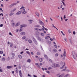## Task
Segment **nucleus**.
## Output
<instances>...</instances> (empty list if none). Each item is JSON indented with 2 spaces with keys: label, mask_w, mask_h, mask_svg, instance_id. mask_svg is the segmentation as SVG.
Instances as JSON below:
<instances>
[{
  "label": "nucleus",
  "mask_w": 77,
  "mask_h": 77,
  "mask_svg": "<svg viewBox=\"0 0 77 77\" xmlns=\"http://www.w3.org/2000/svg\"><path fill=\"white\" fill-rule=\"evenodd\" d=\"M54 46L55 48H57V45H54Z\"/></svg>",
  "instance_id": "obj_47"
},
{
  "label": "nucleus",
  "mask_w": 77,
  "mask_h": 77,
  "mask_svg": "<svg viewBox=\"0 0 77 77\" xmlns=\"http://www.w3.org/2000/svg\"><path fill=\"white\" fill-rule=\"evenodd\" d=\"M42 58H40V61L42 62Z\"/></svg>",
  "instance_id": "obj_46"
},
{
  "label": "nucleus",
  "mask_w": 77,
  "mask_h": 77,
  "mask_svg": "<svg viewBox=\"0 0 77 77\" xmlns=\"http://www.w3.org/2000/svg\"><path fill=\"white\" fill-rule=\"evenodd\" d=\"M35 14L37 17H39V13H38V12H35Z\"/></svg>",
  "instance_id": "obj_17"
},
{
  "label": "nucleus",
  "mask_w": 77,
  "mask_h": 77,
  "mask_svg": "<svg viewBox=\"0 0 77 77\" xmlns=\"http://www.w3.org/2000/svg\"><path fill=\"white\" fill-rule=\"evenodd\" d=\"M61 76L62 77H63V76H64V75H65V74L64 73H63L61 74Z\"/></svg>",
  "instance_id": "obj_38"
},
{
  "label": "nucleus",
  "mask_w": 77,
  "mask_h": 77,
  "mask_svg": "<svg viewBox=\"0 0 77 77\" xmlns=\"http://www.w3.org/2000/svg\"><path fill=\"white\" fill-rule=\"evenodd\" d=\"M28 21L29 22H32V21H33V20H29Z\"/></svg>",
  "instance_id": "obj_42"
},
{
  "label": "nucleus",
  "mask_w": 77,
  "mask_h": 77,
  "mask_svg": "<svg viewBox=\"0 0 77 77\" xmlns=\"http://www.w3.org/2000/svg\"><path fill=\"white\" fill-rule=\"evenodd\" d=\"M72 57H73V58H74V59L76 60V57L77 58V54H75V52H72ZM75 55H76V57H75Z\"/></svg>",
  "instance_id": "obj_4"
},
{
  "label": "nucleus",
  "mask_w": 77,
  "mask_h": 77,
  "mask_svg": "<svg viewBox=\"0 0 77 77\" xmlns=\"http://www.w3.org/2000/svg\"><path fill=\"white\" fill-rule=\"evenodd\" d=\"M68 32H69V33H71V29H69Z\"/></svg>",
  "instance_id": "obj_37"
},
{
  "label": "nucleus",
  "mask_w": 77,
  "mask_h": 77,
  "mask_svg": "<svg viewBox=\"0 0 77 77\" xmlns=\"http://www.w3.org/2000/svg\"><path fill=\"white\" fill-rule=\"evenodd\" d=\"M14 14V13H10L9 14L10 16H12V15H13Z\"/></svg>",
  "instance_id": "obj_27"
},
{
  "label": "nucleus",
  "mask_w": 77,
  "mask_h": 77,
  "mask_svg": "<svg viewBox=\"0 0 77 77\" xmlns=\"http://www.w3.org/2000/svg\"><path fill=\"white\" fill-rule=\"evenodd\" d=\"M34 27H41V26L40 25H35L34 26Z\"/></svg>",
  "instance_id": "obj_19"
},
{
  "label": "nucleus",
  "mask_w": 77,
  "mask_h": 77,
  "mask_svg": "<svg viewBox=\"0 0 77 77\" xmlns=\"http://www.w3.org/2000/svg\"><path fill=\"white\" fill-rule=\"evenodd\" d=\"M68 76H69V77H70V76H71V75H70L69 74H67L65 76H64L63 77H68Z\"/></svg>",
  "instance_id": "obj_21"
},
{
  "label": "nucleus",
  "mask_w": 77,
  "mask_h": 77,
  "mask_svg": "<svg viewBox=\"0 0 77 77\" xmlns=\"http://www.w3.org/2000/svg\"><path fill=\"white\" fill-rule=\"evenodd\" d=\"M10 45L11 47H12V45H13L12 43H10Z\"/></svg>",
  "instance_id": "obj_43"
},
{
  "label": "nucleus",
  "mask_w": 77,
  "mask_h": 77,
  "mask_svg": "<svg viewBox=\"0 0 77 77\" xmlns=\"http://www.w3.org/2000/svg\"><path fill=\"white\" fill-rule=\"evenodd\" d=\"M20 35H23V36H24L26 35V32H22L20 33Z\"/></svg>",
  "instance_id": "obj_14"
},
{
  "label": "nucleus",
  "mask_w": 77,
  "mask_h": 77,
  "mask_svg": "<svg viewBox=\"0 0 77 77\" xmlns=\"http://www.w3.org/2000/svg\"><path fill=\"white\" fill-rule=\"evenodd\" d=\"M31 62V60H30V59H28L27 60V62H29V63H30V62Z\"/></svg>",
  "instance_id": "obj_26"
},
{
  "label": "nucleus",
  "mask_w": 77,
  "mask_h": 77,
  "mask_svg": "<svg viewBox=\"0 0 77 77\" xmlns=\"http://www.w3.org/2000/svg\"><path fill=\"white\" fill-rule=\"evenodd\" d=\"M63 56L64 57H66V51H64V52L63 54Z\"/></svg>",
  "instance_id": "obj_23"
},
{
  "label": "nucleus",
  "mask_w": 77,
  "mask_h": 77,
  "mask_svg": "<svg viewBox=\"0 0 77 77\" xmlns=\"http://www.w3.org/2000/svg\"><path fill=\"white\" fill-rule=\"evenodd\" d=\"M25 41H28V38H25Z\"/></svg>",
  "instance_id": "obj_54"
},
{
  "label": "nucleus",
  "mask_w": 77,
  "mask_h": 77,
  "mask_svg": "<svg viewBox=\"0 0 77 77\" xmlns=\"http://www.w3.org/2000/svg\"><path fill=\"white\" fill-rule=\"evenodd\" d=\"M19 75H20V77H23V74H22V73H21V71L20 70L19 72Z\"/></svg>",
  "instance_id": "obj_10"
},
{
  "label": "nucleus",
  "mask_w": 77,
  "mask_h": 77,
  "mask_svg": "<svg viewBox=\"0 0 77 77\" xmlns=\"http://www.w3.org/2000/svg\"><path fill=\"white\" fill-rule=\"evenodd\" d=\"M28 42L29 43V44H32V41L30 39H29L28 40Z\"/></svg>",
  "instance_id": "obj_18"
},
{
  "label": "nucleus",
  "mask_w": 77,
  "mask_h": 77,
  "mask_svg": "<svg viewBox=\"0 0 77 77\" xmlns=\"http://www.w3.org/2000/svg\"><path fill=\"white\" fill-rule=\"evenodd\" d=\"M61 2H62V3H63V5H64V6H66V5H65V3H64V2H63V1H62Z\"/></svg>",
  "instance_id": "obj_36"
},
{
  "label": "nucleus",
  "mask_w": 77,
  "mask_h": 77,
  "mask_svg": "<svg viewBox=\"0 0 77 77\" xmlns=\"http://www.w3.org/2000/svg\"><path fill=\"white\" fill-rule=\"evenodd\" d=\"M16 10H17V8H15L13 10L11 11V12H15V11H16Z\"/></svg>",
  "instance_id": "obj_16"
},
{
  "label": "nucleus",
  "mask_w": 77,
  "mask_h": 77,
  "mask_svg": "<svg viewBox=\"0 0 77 77\" xmlns=\"http://www.w3.org/2000/svg\"><path fill=\"white\" fill-rule=\"evenodd\" d=\"M48 69H51V67L48 68Z\"/></svg>",
  "instance_id": "obj_59"
},
{
  "label": "nucleus",
  "mask_w": 77,
  "mask_h": 77,
  "mask_svg": "<svg viewBox=\"0 0 77 77\" xmlns=\"http://www.w3.org/2000/svg\"><path fill=\"white\" fill-rule=\"evenodd\" d=\"M61 33H62V35H63V36H65V34L63 33V31H61Z\"/></svg>",
  "instance_id": "obj_32"
},
{
  "label": "nucleus",
  "mask_w": 77,
  "mask_h": 77,
  "mask_svg": "<svg viewBox=\"0 0 77 77\" xmlns=\"http://www.w3.org/2000/svg\"><path fill=\"white\" fill-rule=\"evenodd\" d=\"M28 76H29V77H32V76L29 75V74H28Z\"/></svg>",
  "instance_id": "obj_61"
},
{
  "label": "nucleus",
  "mask_w": 77,
  "mask_h": 77,
  "mask_svg": "<svg viewBox=\"0 0 77 77\" xmlns=\"http://www.w3.org/2000/svg\"><path fill=\"white\" fill-rule=\"evenodd\" d=\"M63 64H64L63 65V66L60 67V69H63V68H64V66H65V62H64Z\"/></svg>",
  "instance_id": "obj_13"
},
{
  "label": "nucleus",
  "mask_w": 77,
  "mask_h": 77,
  "mask_svg": "<svg viewBox=\"0 0 77 77\" xmlns=\"http://www.w3.org/2000/svg\"><path fill=\"white\" fill-rule=\"evenodd\" d=\"M48 60L50 62H51V63H52L53 62V61H52V60H51L50 59H49Z\"/></svg>",
  "instance_id": "obj_30"
},
{
  "label": "nucleus",
  "mask_w": 77,
  "mask_h": 77,
  "mask_svg": "<svg viewBox=\"0 0 77 77\" xmlns=\"http://www.w3.org/2000/svg\"><path fill=\"white\" fill-rule=\"evenodd\" d=\"M23 51H22L20 53V54H23Z\"/></svg>",
  "instance_id": "obj_64"
},
{
  "label": "nucleus",
  "mask_w": 77,
  "mask_h": 77,
  "mask_svg": "<svg viewBox=\"0 0 77 77\" xmlns=\"http://www.w3.org/2000/svg\"><path fill=\"white\" fill-rule=\"evenodd\" d=\"M73 35H75V31H73Z\"/></svg>",
  "instance_id": "obj_50"
},
{
  "label": "nucleus",
  "mask_w": 77,
  "mask_h": 77,
  "mask_svg": "<svg viewBox=\"0 0 77 77\" xmlns=\"http://www.w3.org/2000/svg\"><path fill=\"white\" fill-rule=\"evenodd\" d=\"M27 26V25L26 24H23L21 25L20 26V28H21V29L23 28V27H26Z\"/></svg>",
  "instance_id": "obj_7"
},
{
  "label": "nucleus",
  "mask_w": 77,
  "mask_h": 77,
  "mask_svg": "<svg viewBox=\"0 0 77 77\" xmlns=\"http://www.w3.org/2000/svg\"><path fill=\"white\" fill-rule=\"evenodd\" d=\"M66 71L67 72H70V70L69 69H67V70H66Z\"/></svg>",
  "instance_id": "obj_45"
},
{
  "label": "nucleus",
  "mask_w": 77,
  "mask_h": 77,
  "mask_svg": "<svg viewBox=\"0 0 77 77\" xmlns=\"http://www.w3.org/2000/svg\"><path fill=\"white\" fill-rule=\"evenodd\" d=\"M16 73H18V69H16Z\"/></svg>",
  "instance_id": "obj_58"
},
{
  "label": "nucleus",
  "mask_w": 77,
  "mask_h": 77,
  "mask_svg": "<svg viewBox=\"0 0 77 77\" xmlns=\"http://www.w3.org/2000/svg\"><path fill=\"white\" fill-rule=\"evenodd\" d=\"M20 32H21L22 31H23V29L21 28H20Z\"/></svg>",
  "instance_id": "obj_44"
},
{
  "label": "nucleus",
  "mask_w": 77,
  "mask_h": 77,
  "mask_svg": "<svg viewBox=\"0 0 77 77\" xmlns=\"http://www.w3.org/2000/svg\"><path fill=\"white\" fill-rule=\"evenodd\" d=\"M22 12V11H18L17 13L16 14V15H20L21 14V13Z\"/></svg>",
  "instance_id": "obj_8"
},
{
  "label": "nucleus",
  "mask_w": 77,
  "mask_h": 77,
  "mask_svg": "<svg viewBox=\"0 0 77 77\" xmlns=\"http://www.w3.org/2000/svg\"><path fill=\"white\" fill-rule=\"evenodd\" d=\"M20 10H22L21 11L22 12V14H27V11L25 10V8H24V7H22L20 8Z\"/></svg>",
  "instance_id": "obj_1"
},
{
  "label": "nucleus",
  "mask_w": 77,
  "mask_h": 77,
  "mask_svg": "<svg viewBox=\"0 0 77 77\" xmlns=\"http://www.w3.org/2000/svg\"><path fill=\"white\" fill-rule=\"evenodd\" d=\"M41 35H42V36H44V33H41Z\"/></svg>",
  "instance_id": "obj_49"
},
{
  "label": "nucleus",
  "mask_w": 77,
  "mask_h": 77,
  "mask_svg": "<svg viewBox=\"0 0 77 77\" xmlns=\"http://www.w3.org/2000/svg\"><path fill=\"white\" fill-rule=\"evenodd\" d=\"M3 24H1L0 25V27H3Z\"/></svg>",
  "instance_id": "obj_48"
},
{
  "label": "nucleus",
  "mask_w": 77,
  "mask_h": 77,
  "mask_svg": "<svg viewBox=\"0 0 77 77\" xmlns=\"http://www.w3.org/2000/svg\"><path fill=\"white\" fill-rule=\"evenodd\" d=\"M11 55H12L13 57H14V56H15V54L12 53L11 54Z\"/></svg>",
  "instance_id": "obj_28"
},
{
  "label": "nucleus",
  "mask_w": 77,
  "mask_h": 77,
  "mask_svg": "<svg viewBox=\"0 0 77 77\" xmlns=\"http://www.w3.org/2000/svg\"><path fill=\"white\" fill-rule=\"evenodd\" d=\"M39 23H40V25H42V26H44V23L41 21V20H39Z\"/></svg>",
  "instance_id": "obj_6"
},
{
  "label": "nucleus",
  "mask_w": 77,
  "mask_h": 77,
  "mask_svg": "<svg viewBox=\"0 0 77 77\" xmlns=\"http://www.w3.org/2000/svg\"><path fill=\"white\" fill-rule=\"evenodd\" d=\"M52 66L53 68H56V67H59L60 66L58 64L54 63L52 65Z\"/></svg>",
  "instance_id": "obj_3"
},
{
  "label": "nucleus",
  "mask_w": 77,
  "mask_h": 77,
  "mask_svg": "<svg viewBox=\"0 0 77 77\" xmlns=\"http://www.w3.org/2000/svg\"><path fill=\"white\" fill-rule=\"evenodd\" d=\"M26 38V36H23L22 37V39L23 40H24V39H25Z\"/></svg>",
  "instance_id": "obj_25"
},
{
  "label": "nucleus",
  "mask_w": 77,
  "mask_h": 77,
  "mask_svg": "<svg viewBox=\"0 0 77 77\" xmlns=\"http://www.w3.org/2000/svg\"><path fill=\"white\" fill-rule=\"evenodd\" d=\"M35 65H36L37 67H38V68H41V67L40 66H39V63H35Z\"/></svg>",
  "instance_id": "obj_11"
},
{
  "label": "nucleus",
  "mask_w": 77,
  "mask_h": 77,
  "mask_svg": "<svg viewBox=\"0 0 77 77\" xmlns=\"http://www.w3.org/2000/svg\"><path fill=\"white\" fill-rule=\"evenodd\" d=\"M52 25L53 27H54V28H56V27H55V26H54V25L52 24Z\"/></svg>",
  "instance_id": "obj_55"
},
{
  "label": "nucleus",
  "mask_w": 77,
  "mask_h": 77,
  "mask_svg": "<svg viewBox=\"0 0 77 77\" xmlns=\"http://www.w3.org/2000/svg\"><path fill=\"white\" fill-rule=\"evenodd\" d=\"M18 57H19V58H20V59H22V56H21L20 55H18Z\"/></svg>",
  "instance_id": "obj_31"
},
{
  "label": "nucleus",
  "mask_w": 77,
  "mask_h": 77,
  "mask_svg": "<svg viewBox=\"0 0 77 77\" xmlns=\"http://www.w3.org/2000/svg\"><path fill=\"white\" fill-rule=\"evenodd\" d=\"M32 38L35 44L36 45H38V42H37V41L36 40V39L35 38H34V37L32 36Z\"/></svg>",
  "instance_id": "obj_2"
},
{
  "label": "nucleus",
  "mask_w": 77,
  "mask_h": 77,
  "mask_svg": "<svg viewBox=\"0 0 77 77\" xmlns=\"http://www.w3.org/2000/svg\"><path fill=\"white\" fill-rule=\"evenodd\" d=\"M2 61H4L5 60V58L3 57L2 58Z\"/></svg>",
  "instance_id": "obj_29"
},
{
  "label": "nucleus",
  "mask_w": 77,
  "mask_h": 77,
  "mask_svg": "<svg viewBox=\"0 0 77 77\" xmlns=\"http://www.w3.org/2000/svg\"><path fill=\"white\" fill-rule=\"evenodd\" d=\"M64 41H66V42H67V41H66L67 39H66V38H65L64 39Z\"/></svg>",
  "instance_id": "obj_56"
},
{
  "label": "nucleus",
  "mask_w": 77,
  "mask_h": 77,
  "mask_svg": "<svg viewBox=\"0 0 77 77\" xmlns=\"http://www.w3.org/2000/svg\"><path fill=\"white\" fill-rule=\"evenodd\" d=\"M44 57L46 58L47 59H48V57L47 56V55H46V54H44Z\"/></svg>",
  "instance_id": "obj_20"
},
{
  "label": "nucleus",
  "mask_w": 77,
  "mask_h": 77,
  "mask_svg": "<svg viewBox=\"0 0 77 77\" xmlns=\"http://www.w3.org/2000/svg\"><path fill=\"white\" fill-rule=\"evenodd\" d=\"M17 3H15L12 4L11 5L9 6V8H12V7L13 6H14V5H17Z\"/></svg>",
  "instance_id": "obj_5"
},
{
  "label": "nucleus",
  "mask_w": 77,
  "mask_h": 77,
  "mask_svg": "<svg viewBox=\"0 0 77 77\" xmlns=\"http://www.w3.org/2000/svg\"><path fill=\"white\" fill-rule=\"evenodd\" d=\"M48 43L49 44H51V42L50 41L48 42Z\"/></svg>",
  "instance_id": "obj_62"
},
{
  "label": "nucleus",
  "mask_w": 77,
  "mask_h": 77,
  "mask_svg": "<svg viewBox=\"0 0 77 77\" xmlns=\"http://www.w3.org/2000/svg\"><path fill=\"white\" fill-rule=\"evenodd\" d=\"M68 76H69V77H70V76H71V75H70L69 74H67L65 76H64L63 77H68Z\"/></svg>",
  "instance_id": "obj_22"
},
{
  "label": "nucleus",
  "mask_w": 77,
  "mask_h": 77,
  "mask_svg": "<svg viewBox=\"0 0 77 77\" xmlns=\"http://www.w3.org/2000/svg\"><path fill=\"white\" fill-rule=\"evenodd\" d=\"M49 51L51 52V48H50L49 49Z\"/></svg>",
  "instance_id": "obj_63"
},
{
  "label": "nucleus",
  "mask_w": 77,
  "mask_h": 77,
  "mask_svg": "<svg viewBox=\"0 0 77 77\" xmlns=\"http://www.w3.org/2000/svg\"><path fill=\"white\" fill-rule=\"evenodd\" d=\"M11 26L12 27H14L15 26V23H11Z\"/></svg>",
  "instance_id": "obj_24"
},
{
  "label": "nucleus",
  "mask_w": 77,
  "mask_h": 77,
  "mask_svg": "<svg viewBox=\"0 0 77 77\" xmlns=\"http://www.w3.org/2000/svg\"><path fill=\"white\" fill-rule=\"evenodd\" d=\"M37 55H40L41 54V53L39 52H38L37 53Z\"/></svg>",
  "instance_id": "obj_39"
},
{
  "label": "nucleus",
  "mask_w": 77,
  "mask_h": 77,
  "mask_svg": "<svg viewBox=\"0 0 77 77\" xmlns=\"http://www.w3.org/2000/svg\"><path fill=\"white\" fill-rule=\"evenodd\" d=\"M13 67V66H7V68L8 69H11V68H12Z\"/></svg>",
  "instance_id": "obj_12"
},
{
  "label": "nucleus",
  "mask_w": 77,
  "mask_h": 77,
  "mask_svg": "<svg viewBox=\"0 0 77 77\" xmlns=\"http://www.w3.org/2000/svg\"><path fill=\"white\" fill-rule=\"evenodd\" d=\"M26 53H27V54H29V55H30V52L29 51H26Z\"/></svg>",
  "instance_id": "obj_34"
},
{
  "label": "nucleus",
  "mask_w": 77,
  "mask_h": 77,
  "mask_svg": "<svg viewBox=\"0 0 77 77\" xmlns=\"http://www.w3.org/2000/svg\"><path fill=\"white\" fill-rule=\"evenodd\" d=\"M63 62H62V61L61 62V63H60L61 65H63Z\"/></svg>",
  "instance_id": "obj_53"
},
{
  "label": "nucleus",
  "mask_w": 77,
  "mask_h": 77,
  "mask_svg": "<svg viewBox=\"0 0 77 77\" xmlns=\"http://www.w3.org/2000/svg\"><path fill=\"white\" fill-rule=\"evenodd\" d=\"M9 34L10 35H11V36H13V35L12 34V33H11V32H9Z\"/></svg>",
  "instance_id": "obj_40"
},
{
  "label": "nucleus",
  "mask_w": 77,
  "mask_h": 77,
  "mask_svg": "<svg viewBox=\"0 0 77 77\" xmlns=\"http://www.w3.org/2000/svg\"><path fill=\"white\" fill-rule=\"evenodd\" d=\"M59 56V54H58L56 53V54H55L56 57H57V56Z\"/></svg>",
  "instance_id": "obj_35"
},
{
  "label": "nucleus",
  "mask_w": 77,
  "mask_h": 77,
  "mask_svg": "<svg viewBox=\"0 0 77 77\" xmlns=\"http://www.w3.org/2000/svg\"><path fill=\"white\" fill-rule=\"evenodd\" d=\"M0 72H3V70L2 69H0Z\"/></svg>",
  "instance_id": "obj_60"
},
{
  "label": "nucleus",
  "mask_w": 77,
  "mask_h": 77,
  "mask_svg": "<svg viewBox=\"0 0 77 77\" xmlns=\"http://www.w3.org/2000/svg\"><path fill=\"white\" fill-rule=\"evenodd\" d=\"M37 39L38 40V41H42V42H44V40H43V39H42L41 38H40L39 37H38Z\"/></svg>",
  "instance_id": "obj_9"
},
{
  "label": "nucleus",
  "mask_w": 77,
  "mask_h": 77,
  "mask_svg": "<svg viewBox=\"0 0 77 77\" xmlns=\"http://www.w3.org/2000/svg\"><path fill=\"white\" fill-rule=\"evenodd\" d=\"M20 22H18L15 25V27H17V26H20Z\"/></svg>",
  "instance_id": "obj_15"
},
{
  "label": "nucleus",
  "mask_w": 77,
  "mask_h": 77,
  "mask_svg": "<svg viewBox=\"0 0 77 77\" xmlns=\"http://www.w3.org/2000/svg\"><path fill=\"white\" fill-rule=\"evenodd\" d=\"M60 75V73L57 74V75Z\"/></svg>",
  "instance_id": "obj_51"
},
{
  "label": "nucleus",
  "mask_w": 77,
  "mask_h": 77,
  "mask_svg": "<svg viewBox=\"0 0 77 77\" xmlns=\"http://www.w3.org/2000/svg\"><path fill=\"white\" fill-rule=\"evenodd\" d=\"M66 71V69H63L61 70L62 71Z\"/></svg>",
  "instance_id": "obj_52"
},
{
  "label": "nucleus",
  "mask_w": 77,
  "mask_h": 77,
  "mask_svg": "<svg viewBox=\"0 0 77 77\" xmlns=\"http://www.w3.org/2000/svg\"><path fill=\"white\" fill-rule=\"evenodd\" d=\"M3 51H1L0 52V54H3Z\"/></svg>",
  "instance_id": "obj_41"
},
{
  "label": "nucleus",
  "mask_w": 77,
  "mask_h": 77,
  "mask_svg": "<svg viewBox=\"0 0 77 77\" xmlns=\"http://www.w3.org/2000/svg\"><path fill=\"white\" fill-rule=\"evenodd\" d=\"M53 51H54V52H57V50L56 49H54L53 50Z\"/></svg>",
  "instance_id": "obj_33"
},
{
  "label": "nucleus",
  "mask_w": 77,
  "mask_h": 77,
  "mask_svg": "<svg viewBox=\"0 0 77 77\" xmlns=\"http://www.w3.org/2000/svg\"><path fill=\"white\" fill-rule=\"evenodd\" d=\"M46 72H47V73H50V72L49 71H46Z\"/></svg>",
  "instance_id": "obj_57"
}]
</instances>
